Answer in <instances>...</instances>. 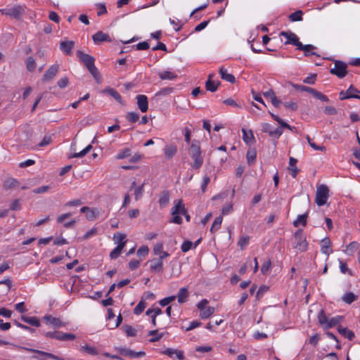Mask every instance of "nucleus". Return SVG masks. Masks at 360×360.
<instances>
[{"label":"nucleus","instance_id":"4be33fe9","mask_svg":"<svg viewBox=\"0 0 360 360\" xmlns=\"http://www.w3.org/2000/svg\"><path fill=\"white\" fill-rule=\"evenodd\" d=\"M153 253L155 255H158L160 259L163 260L165 258L168 257L169 254L163 250V244L162 243H157L153 248Z\"/></svg>","mask_w":360,"mask_h":360},{"label":"nucleus","instance_id":"2eb2a0df","mask_svg":"<svg viewBox=\"0 0 360 360\" xmlns=\"http://www.w3.org/2000/svg\"><path fill=\"white\" fill-rule=\"evenodd\" d=\"M162 354L168 356L170 358H173L175 356L176 358L179 360H183L185 358L183 351L172 348H167L162 352Z\"/></svg>","mask_w":360,"mask_h":360},{"label":"nucleus","instance_id":"dca6fc26","mask_svg":"<svg viewBox=\"0 0 360 360\" xmlns=\"http://www.w3.org/2000/svg\"><path fill=\"white\" fill-rule=\"evenodd\" d=\"M150 268L152 272L160 273L163 270V262L160 258H154L150 261Z\"/></svg>","mask_w":360,"mask_h":360},{"label":"nucleus","instance_id":"c9c22d12","mask_svg":"<svg viewBox=\"0 0 360 360\" xmlns=\"http://www.w3.org/2000/svg\"><path fill=\"white\" fill-rule=\"evenodd\" d=\"M308 217L307 213L298 215L297 219L293 221V226L298 227L300 225L305 226L307 224V219Z\"/></svg>","mask_w":360,"mask_h":360},{"label":"nucleus","instance_id":"6ab92c4d","mask_svg":"<svg viewBox=\"0 0 360 360\" xmlns=\"http://www.w3.org/2000/svg\"><path fill=\"white\" fill-rule=\"evenodd\" d=\"M120 354L129 358H140L146 355L145 352L143 351L134 352L131 349L123 348L120 349Z\"/></svg>","mask_w":360,"mask_h":360},{"label":"nucleus","instance_id":"bf43d9fd","mask_svg":"<svg viewBox=\"0 0 360 360\" xmlns=\"http://www.w3.org/2000/svg\"><path fill=\"white\" fill-rule=\"evenodd\" d=\"M352 91H340V99L344 100L346 98H355L360 99L359 96H356L352 94Z\"/></svg>","mask_w":360,"mask_h":360},{"label":"nucleus","instance_id":"ddd939ff","mask_svg":"<svg viewBox=\"0 0 360 360\" xmlns=\"http://www.w3.org/2000/svg\"><path fill=\"white\" fill-rule=\"evenodd\" d=\"M82 213L86 214V218L89 221L95 220L99 215V212L95 208L83 207L80 209Z\"/></svg>","mask_w":360,"mask_h":360},{"label":"nucleus","instance_id":"09e8293b","mask_svg":"<svg viewBox=\"0 0 360 360\" xmlns=\"http://www.w3.org/2000/svg\"><path fill=\"white\" fill-rule=\"evenodd\" d=\"M161 79H174L177 77L176 74L170 71H163L158 73Z\"/></svg>","mask_w":360,"mask_h":360},{"label":"nucleus","instance_id":"f257e3e1","mask_svg":"<svg viewBox=\"0 0 360 360\" xmlns=\"http://www.w3.org/2000/svg\"><path fill=\"white\" fill-rule=\"evenodd\" d=\"M76 55L79 58L80 62L86 66L96 82L98 84L101 83V77L98 68L95 66V58L80 50L77 51Z\"/></svg>","mask_w":360,"mask_h":360},{"label":"nucleus","instance_id":"c756f323","mask_svg":"<svg viewBox=\"0 0 360 360\" xmlns=\"http://www.w3.org/2000/svg\"><path fill=\"white\" fill-rule=\"evenodd\" d=\"M297 160L295 158L290 157L289 160V167L288 169L290 171V174L293 178H295L299 172L296 163Z\"/></svg>","mask_w":360,"mask_h":360},{"label":"nucleus","instance_id":"c85d7f7f","mask_svg":"<svg viewBox=\"0 0 360 360\" xmlns=\"http://www.w3.org/2000/svg\"><path fill=\"white\" fill-rule=\"evenodd\" d=\"M284 87L288 90H291L292 89H295V90H314L311 87H307L301 84H295L291 82H286L284 84Z\"/></svg>","mask_w":360,"mask_h":360},{"label":"nucleus","instance_id":"0e129e2a","mask_svg":"<svg viewBox=\"0 0 360 360\" xmlns=\"http://www.w3.org/2000/svg\"><path fill=\"white\" fill-rule=\"evenodd\" d=\"M175 299H176L175 295L169 296V297H165V298L160 300L159 301V304L160 306L165 307V306H167V304H169V303H171L172 302L174 301Z\"/></svg>","mask_w":360,"mask_h":360},{"label":"nucleus","instance_id":"f8f14e48","mask_svg":"<svg viewBox=\"0 0 360 360\" xmlns=\"http://www.w3.org/2000/svg\"><path fill=\"white\" fill-rule=\"evenodd\" d=\"M92 39L96 44H100L102 42H111L112 40L109 34L102 31H98L92 36Z\"/></svg>","mask_w":360,"mask_h":360},{"label":"nucleus","instance_id":"8fccbe9b","mask_svg":"<svg viewBox=\"0 0 360 360\" xmlns=\"http://www.w3.org/2000/svg\"><path fill=\"white\" fill-rule=\"evenodd\" d=\"M318 321L320 325L323 326L326 328L328 319L323 310H321L319 311L318 314Z\"/></svg>","mask_w":360,"mask_h":360},{"label":"nucleus","instance_id":"cd10ccee","mask_svg":"<svg viewBox=\"0 0 360 360\" xmlns=\"http://www.w3.org/2000/svg\"><path fill=\"white\" fill-rule=\"evenodd\" d=\"M170 195L169 191H163L158 200L159 205L161 207H165L169 202Z\"/></svg>","mask_w":360,"mask_h":360},{"label":"nucleus","instance_id":"79ce46f5","mask_svg":"<svg viewBox=\"0 0 360 360\" xmlns=\"http://www.w3.org/2000/svg\"><path fill=\"white\" fill-rule=\"evenodd\" d=\"M214 312V308L213 307H207L205 309L202 310L200 314V316L202 319H206L210 317Z\"/></svg>","mask_w":360,"mask_h":360},{"label":"nucleus","instance_id":"bb28decb","mask_svg":"<svg viewBox=\"0 0 360 360\" xmlns=\"http://www.w3.org/2000/svg\"><path fill=\"white\" fill-rule=\"evenodd\" d=\"M321 251L323 254L327 256H328L333 252L330 245V240L329 238H326L321 241Z\"/></svg>","mask_w":360,"mask_h":360},{"label":"nucleus","instance_id":"7ed1b4c3","mask_svg":"<svg viewBox=\"0 0 360 360\" xmlns=\"http://www.w3.org/2000/svg\"><path fill=\"white\" fill-rule=\"evenodd\" d=\"M329 196V188L326 185L321 184L317 186L315 196V202L317 205L323 206L326 204Z\"/></svg>","mask_w":360,"mask_h":360},{"label":"nucleus","instance_id":"f704fd0d","mask_svg":"<svg viewBox=\"0 0 360 360\" xmlns=\"http://www.w3.org/2000/svg\"><path fill=\"white\" fill-rule=\"evenodd\" d=\"M79 350L81 352L86 353L92 356H95L98 354V350L96 347L90 346L89 345L82 346Z\"/></svg>","mask_w":360,"mask_h":360},{"label":"nucleus","instance_id":"58836bf2","mask_svg":"<svg viewBox=\"0 0 360 360\" xmlns=\"http://www.w3.org/2000/svg\"><path fill=\"white\" fill-rule=\"evenodd\" d=\"M256 158H257V152H256L255 149H253V148L249 149L247 151L246 158H247V162L249 165H252L255 162Z\"/></svg>","mask_w":360,"mask_h":360},{"label":"nucleus","instance_id":"a878e982","mask_svg":"<svg viewBox=\"0 0 360 360\" xmlns=\"http://www.w3.org/2000/svg\"><path fill=\"white\" fill-rule=\"evenodd\" d=\"M189 296L188 290L186 288H181L177 293L176 297H177L178 302L183 304L188 300Z\"/></svg>","mask_w":360,"mask_h":360},{"label":"nucleus","instance_id":"2f4dec72","mask_svg":"<svg viewBox=\"0 0 360 360\" xmlns=\"http://www.w3.org/2000/svg\"><path fill=\"white\" fill-rule=\"evenodd\" d=\"M360 245L356 241L351 242L347 245L346 249L344 250L345 253L347 255L352 256L354 252L359 248Z\"/></svg>","mask_w":360,"mask_h":360},{"label":"nucleus","instance_id":"338daca9","mask_svg":"<svg viewBox=\"0 0 360 360\" xmlns=\"http://www.w3.org/2000/svg\"><path fill=\"white\" fill-rule=\"evenodd\" d=\"M52 142V138L50 135H46L42 141L38 144V147H44L49 145Z\"/></svg>","mask_w":360,"mask_h":360},{"label":"nucleus","instance_id":"9b49d317","mask_svg":"<svg viewBox=\"0 0 360 360\" xmlns=\"http://www.w3.org/2000/svg\"><path fill=\"white\" fill-rule=\"evenodd\" d=\"M58 65H53L50 66L43 75L41 79L42 82H47L53 79L54 77L56 75V74L58 72Z\"/></svg>","mask_w":360,"mask_h":360},{"label":"nucleus","instance_id":"5fc2aeb1","mask_svg":"<svg viewBox=\"0 0 360 360\" xmlns=\"http://www.w3.org/2000/svg\"><path fill=\"white\" fill-rule=\"evenodd\" d=\"M126 119L131 123H135L139 120V115L136 112H129L126 115Z\"/></svg>","mask_w":360,"mask_h":360},{"label":"nucleus","instance_id":"473e14b6","mask_svg":"<svg viewBox=\"0 0 360 360\" xmlns=\"http://www.w3.org/2000/svg\"><path fill=\"white\" fill-rule=\"evenodd\" d=\"M338 330L342 335H343L349 340H352L355 337L354 332L351 330H349L347 328L339 326L338 328Z\"/></svg>","mask_w":360,"mask_h":360},{"label":"nucleus","instance_id":"b1692460","mask_svg":"<svg viewBox=\"0 0 360 360\" xmlns=\"http://www.w3.org/2000/svg\"><path fill=\"white\" fill-rule=\"evenodd\" d=\"M219 73L222 79L231 82L232 84H233L236 82V78L234 75L229 73L228 70L226 68L221 67L219 70Z\"/></svg>","mask_w":360,"mask_h":360},{"label":"nucleus","instance_id":"4c0bfd02","mask_svg":"<svg viewBox=\"0 0 360 360\" xmlns=\"http://www.w3.org/2000/svg\"><path fill=\"white\" fill-rule=\"evenodd\" d=\"M19 183L17 179L13 178L7 179L4 183V188L6 190L14 188L18 186Z\"/></svg>","mask_w":360,"mask_h":360},{"label":"nucleus","instance_id":"774afa93","mask_svg":"<svg viewBox=\"0 0 360 360\" xmlns=\"http://www.w3.org/2000/svg\"><path fill=\"white\" fill-rule=\"evenodd\" d=\"M192 245H193V243L191 241L185 240L183 242V243L181 246V250L183 252H187L191 249Z\"/></svg>","mask_w":360,"mask_h":360},{"label":"nucleus","instance_id":"423d86ee","mask_svg":"<svg viewBox=\"0 0 360 360\" xmlns=\"http://www.w3.org/2000/svg\"><path fill=\"white\" fill-rule=\"evenodd\" d=\"M295 245L294 248L299 250L301 252H305L308 248V243L306 238L303 236V230L298 229L295 231Z\"/></svg>","mask_w":360,"mask_h":360},{"label":"nucleus","instance_id":"20e7f679","mask_svg":"<svg viewBox=\"0 0 360 360\" xmlns=\"http://www.w3.org/2000/svg\"><path fill=\"white\" fill-rule=\"evenodd\" d=\"M185 205L183 203L182 200H179L176 204L172 208V219L170 220L171 223L181 224L182 223V219L180 215L186 214Z\"/></svg>","mask_w":360,"mask_h":360},{"label":"nucleus","instance_id":"603ef678","mask_svg":"<svg viewBox=\"0 0 360 360\" xmlns=\"http://www.w3.org/2000/svg\"><path fill=\"white\" fill-rule=\"evenodd\" d=\"M146 307V302L141 300L138 303V304L135 307V308L134 309V314L136 315L141 314L144 311Z\"/></svg>","mask_w":360,"mask_h":360},{"label":"nucleus","instance_id":"7c9ffc66","mask_svg":"<svg viewBox=\"0 0 360 360\" xmlns=\"http://www.w3.org/2000/svg\"><path fill=\"white\" fill-rule=\"evenodd\" d=\"M126 234L120 232H117L113 235V240L115 243L120 245V244H123V248L125 247L127 243Z\"/></svg>","mask_w":360,"mask_h":360},{"label":"nucleus","instance_id":"e2e57ef3","mask_svg":"<svg viewBox=\"0 0 360 360\" xmlns=\"http://www.w3.org/2000/svg\"><path fill=\"white\" fill-rule=\"evenodd\" d=\"M271 117L275 121H276L281 125V127L291 129V127L288 123L284 122L281 118H280L278 115L271 114Z\"/></svg>","mask_w":360,"mask_h":360},{"label":"nucleus","instance_id":"69168bd1","mask_svg":"<svg viewBox=\"0 0 360 360\" xmlns=\"http://www.w3.org/2000/svg\"><path fill=\"white\" fill-rule=\"evenodd\" d=\"M131 155V150L129 148H125L123 150L120 151L117 153L116 158L118 160H122L126 158L129 157Z\"/></svg>","mask_w":360,"mask_h":360},{"label":"nucleus","instance_id":"5701e85b","mask_svg":"<svg viewBox=\"0 0 360 360\" xmlns=\"http://www.w3.org/2000/svg\"><path fill=\"white\" fill-rule=\"evenodd\" d=\"M44 319L46 323L52 325L54 328H58L65 326V324L58 318L53 317L51 315L45 316Z\"/></svg>","mask_w":360,"mask_h":360},{"label":"nucleus","instance_id":"9d476101","mask_svg":"<svg viewBox=\"0 0 360 360\" xmlns=\"http://www.w3.org/2000/svg\"><path fill=\"white\" fill-rule=\"evenodd\" d=\"M280 34L281 36L285 37L287 39V41L285 42V44H292L297 48V46L300 44V41L297 36L290 31L281 32Z\"/></svg>","mask_w":360,"mask_h":360},{"label":"nucleus","instance_id":"1a4fd4ad","mask_svg":"<svg viewBox=\"0 0 360 360\" xmlns=\"http://www.w3.org/2000/svg\"><path fill=\"white\" fill-rule=\"evenodd\" d=\"M17 347H18L20 349L25 350V351H27V352H33V353L39 354L40 356H34V357L38 360H44V359L42 358L43 356L48 357V358H50V359H52L54 360H64L63 359H62L53 354H51V353L43 352V351L35 349L28 348L26 347L17 346Z\"/></svg>","mask_w":360,"mask_h":360},{"label":"nucleus","instance_id":"052dcab7","mask_svg":"<svg viewBox=\"0 0 360 360\" xmlns=\"http://www.w3.org/2000/svg\"><path fill=\"white\" fill-rule=\"evenodd\" d=\"M314 98L319 99L323 102H328V97L323 94L321 91H310Z\"/></svg>","mask_w":360,"mask_h":360},{"label":"nucleus","instance_id":"412c9836","mask_svg":"<svg viewBox=\"0 0 360 360\" xmlns=\"http://www.w3.org/2000/svg\"><path fill=\"white\" fill-rule=\"evenodd\" d=\"M75 46V41H63L60 43V49L66 55L70 56L72 54V49Z\"/></svg>","mask_w":360,"mask_h":360},{"label":"nucleus","instance_id":"864d4df0","mask_svg":"<svg viewBox=\"0 0 360 360\" xmlns=\"http://www.w3.org/2000/svg\"><path fill=\"white\" fill-rule=\"evenodd\" d=\"M250 242V237L248 236H240L238 241V245L240 246L241 250L245 249Z\"/></svg>","mask_w":360,"mask_h":360},{"label":"nucleus","instance_id":"72a5a7b5","mask_svg":"<svg viewBox=\"0 0 360 360\" xmlns=\"http://www.w3.org/2000/svg\"><path fill=\"white\" fill-rule=\"evenodd\" d=\"M264 96L266 99L271 100L272 104L275 107H278V105L281 103L276 96L274 91H264Z\"/></svg>","mask_w":360,"mask_h":360},{"label":"nucleus","instance_id":"49530a36","mask_svg":"<svg viewBox=\"0 0 360 360\" xmlns=\"http://www.w3.org/2000/svg\"><path fill=\"white\" fill-rule=\"evenodd\" d=\"M303 12L301 10H297V11L291 13L288 18L292 22H297L302 20Z\"/></svg>","mask_w":360,"mask_h":360},{"label":"nucleus","instance_id":"f3484780","mask_svg":"<svg viewBox=\"0 0 360 360\" xmlns=\"http://www.w3.org/2000/svg\"><path fill=\"white\" fill-rule=\"evenodd\" d=\"M138 108L142 112H146L148 110V98L145 95H139L136 96Z\"/></svg>","mask_w":360,"mask_h":360},{"label":"nucleus","instance_id":"0eeeda50","mask_svg":"<svg viewBox=\"0 0 360 360\" xmlns=\"http://www.w3.org/2000/svg\"><path fill=\"white\" fill-rule=\"evenodd\" d=\"M2 14L12 17L15 19H19L25 13V8L20 5H15L10 8L0 9Z\"/></svg>","mask_w":360,"mask_h":360},{"label":"nucleus","instance_id":"39448f33","mask_svg":"<svg viewBox=\"0 0 360 360\" xmlns=\"http://www.w3.org/2000/svg\"><path fill=\"white\" fill-rule=\"evenodd\" d=\"M44 336L60 341L74 340L76 338L75 335L72 333H65L59 330L46 332L44 333Z\"/></svg>","mask_w":360,"mask_h":360},{"label":"nucleus","instance_id":"4468645a","mask_svg":"<svg viewBox=\"0 0 360 360\" xmlns=\"http://www.w3.org/2000/svg\"><path fill=\"white\" fill-rule=\"evenodd\" d=\"M316 49V47L314 46V45H311V44L304 45V44H302V42H300V44H299V46L297 48V50L303 51L304 55L306 57H308L310 56H319V55H318L316 53L313 52V51L315 50Z\"/></svg>","mask_w":360,"mask_h":360},{"label":"nucleus","instance_id":"37998d69","mask_svg":"<svg viewBox=\"0 0 360 360\" xmlns=\"http://www.w3.org/2000/svg\"><path fill=\"white\" fill-rule=\"evenodd\" d=\"M123 244L117 245L110 253V257L111 259H116L120 257L123 250Z\"/></svg>","mask_w":360,"mask_h":360},{"label":"nucleus","instance_id":"13d9d810","mask_svg":"<svg viewBox=\"0 0 360 360\" xmlns=\"http://www.w3.org/2000/svg\"><path fill=\"white\" fill-rule=\"evenodd\" d=\"M91 149H92V146L89 144L82 151H80L79 153H75L72 155V158H82L84 155H86Z\"/></svg>","mask_w":360,"mask_h":360},{"label":"nucleus","instance_id":"a211bd4d","mask_svg":"<svg viewBox=\"0 0 360 360\" xmlns=\"http://www.w3.org/2000/svg\"><path fill=\"white\" fill-rule=\"evenodd\" d=\"M241 131L243 134V140L247 145H252L255 143V138L251 129L248 130L243 128Z\"/></svg>","mask_w":360,"mask_h":360},{"label":"nucleus","instance_id":"c03bdc74","mask_svg":"<svg viewBox=\"0 0 360 360\" xmlns=\"http://www.w3.org/2000/svg\"><path fill=\"white\" fill-rule=\"evenodd\" d=\"M358 298L357 295L352 292H347L342 297V300L347 304H352L353 302L356 300Z\"/></svg>","mask_w":360,"mask_h":360},{"label":"nucleus","instance_id":"680f3d73","mask_svg":"<svg viewBox=\"0 0 360 360\" xmlns=\"http://www.w3.org/2000/svg\"><path fill=\"white\" fill-rule=\"evenodd\" d=\"M122 321V316H121V314H119L117 317V319H116V321L115 323H111L109 322L107 323L106 326L108 327V329L112 330V329L117 328L120 325Z\"/></svg>","mask_w":360,"mask_h":360},{"label":"nucleus","instance_id":"3c124183","mask_svg":"<svg viewBox=\"0 0 360 360\" xmlns=\"http://www.w3.org/2000/svg\"><path fill=\"white\" fill-rule=\"evenodd\" d=\"M341 320H342L341 316H338L335 317H332L331 319H328L326 328V329L330 328H333V327L338 325L340 323V322L341 321Z\"/></svg>","mask_w":360,"mask_h":360},{"label":"nucleus","instance_id":"f03ea898","mask_svg":"<svg viewBox=\"0 0 360 360\" xmlns=\"http://www.w3.org/2000/svg\"><path fill=\"white\" fill-rule=\"evenodd\" d=\"M188 155L193 160L191 164V167L194 169H199L204 162L199 141L195 139L192 141L188 148Z\"/></svg>","mask_w":360,"mask_h":360},{"label":"nucleus","instance_id":"a19ab883","mask_svg":"<svg viewBox=\"0 0 360 360\" xmlns=\"http://www.w3.org/2000/svg\"><path fill=\"white\" fill-rule=\"evenodd\" d=\"M122 329L127 337H135L136 335L137 330L131 326L124 325L122 326Z\"/></svg>","mask_w":360,"mask_h":360},{"label":"nucleus","instance_id":"e433bc0d","mask_svg":"<svg viewBox=\"0 0 360 360\" xmlns=\"http://www.w3.org/2000/svg\"><path fill=\"white\" fill-rule=\"evenodd\" d=\"M21 319L27 323L30 324L32 326L39 327L40 326L39 320L35 316H22Z\"/></svg>","mask_w":360,"mask_h":360},{"label":"nucleus","instance_id":"6e6552de","mask_svg":"<svg viewBox=\"0 0 360 360\" xmlns=\"http://www.w3.org/2000/svg\"><path fill=\"white\" fill-rule=\"evenodd\" d=\"M347 65L340 60H336L334 68L330 70V73L336 75L339 78H343L347 74Z\"/></svg>","mask_w":360,"mask_h":360},{"label":"nucleus","instance_id":"393cba45","mask_svg":"<svg viewBox=\"0 0 360 360\" xmlns=\"http://www.w3.org/2000/svg\"><path fill=\"white\" fill-rule=\"evenodd\" d=\"M214 75L210 74L208 77V79L206 82V90H217L221 86L220 81L212 80Z\"/></svg>","mask_w":360,"mask_h":360},{"label":"nucleus","instance_id":"ea45409f","mask_svg":"<svg viewBox=\"0 0 360 360\" xmlns=\"http://www.w3.org/2000/svg\"><path fill=\"white\" fill-rule=\"evenodd\" d=\"M148 335L152 336V338L149 339V342H155L159 341L163 337L164 334L162 333H159L158 330H153L148 332Z\"/></svg>","mask_w":360,"mask_h":360},{"label":"nucleus","instance_id":"6e6d98bb","mask_svg":"<svg viewBox=\"0 0 360 360\" xmlns=\"http://www.w3.org/2000/svg\"><path fill=\"white\" fill-rule=\"evenodd\" d=\"M307 141L309 144V146L315 150H320L325 152L326 150V148L323 146H317L315 142L309 137H307Z\"/></svg>","mask_w":360,"mask_h":360},{"label":"nucleus","instance_id":"aec40b11","mask_svg":"<svg viewBox=\"0 0 360 360\" xmlns=\"http://www.w3.org/2000/svg\"><path fill=\"white\" fill-rule=\"evenodd\" d=\"M177 153V146L174 143L166 145L164 148V154L167 159L172 158Z\"/></svg>","mask_w":360,"mask_h":360},{"label":"nucleus","instance_id":"de8ad7c7","mask_svg":"<svg viewBox=\"0 0 360 360\" xmlns=\"http://www.w3.org/2000/svg\"><path fill=\"white\" fill-rule=\"evenodd\" d=\"M271 269V262L270 259H266L262 264L261 272L263 275H267Z\"/></svg>","mask_w":360,"mask_h":360},{"label":"nucleus","instance_id":"4d7b16f0","mask_svg":"<svg viewBox=\"0 0 360 360\" xmlns=\"http://www.w3.org/2000/svg\"><path fill=\"white\" fill-rule=\"evenodd\" d=\"M26 68L29 72H33L36 68V63L32 57H28L26 60Z\"/></svg>","mask_w":360,"mask_h":360},{"label":"nucleus","instance_id":"a18cd8bd","mask_svg":"<svg viewBox=\"0 0 360 360\" xmlns=\"http://www.w3.org/2000/svg\"><path fill=\"white\" fill-rule=\"evenodd\" d=\"M223 218L221 216H219L215 218L214 222L212 223V225L210 228V231L212 233L216 232L217 230H219L221 228V223H222Z\"/></svg>","mask_w":360,"mask_h":360}]
</instances>
